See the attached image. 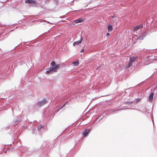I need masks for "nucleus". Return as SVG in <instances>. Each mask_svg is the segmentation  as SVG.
Listing matches in <instances>:
<instances>
[{
	"instance_id": "6",
	"label": "nucleus",
	"mask_w": 157,
	"mask_h": 157,
	"mask_svg": "<svg viewBox=\"0 0 157 157\" xmlns=\"http://www.w3.org/2000/svg\"><path fill=\"white\" fill-rule=\"evenodd\" d=\"M26 3H33L35 5L36 4V1L33 0H26L25 1Z\"/></svg>"
},
{
	"instance_id": "15",
	"label": "nucleus",
	"mask_w": 157,
	"mask_h": 157,
	"mask_svg": "<svg viewBox=\"0 0 157 157\" xmlns=\"http://www.w3.org/2000/svg\"><path fill=\"white\" fill-rule=\"evenodd\" d=\"M120 110V109H116V110H113V112H115V111H117L119 110Z\"/></svg>"
},
{
	"instance_id": "9",
	"label": "nucleus",
	"mask_w": 157,
	"mask_h": 157,
	"mask_svg": "<svg viewBox=\"0 0 157 157\" xmlns=\"http://www.w3.org/2000/svg\"><path fill=\"white\" fill-rule=\"evenodd\" d=\"M146 34L145 33H143L138 38V39L142 40L143 38L145 36Z\"/></svg>"
},
{
	"instance_id": "11",
	"label": "nucleus",
	"mask_w": 157,
	"mask_h": 157,
	"mask_svg": "<svg viewBox=\"0 0 157 157\" xmlns=\"http://www.w3.org/2000/svg\"><path fill=\"white\" fill-rule=\"evenodd\" d=\"M154 94L153 93H151L149 96V98L150 101H151L152 100Z\"/></svg>"
},
{
	"instance_id": "13",
	"label": "nucleus",
	"mask_w": 157,
	"mask_h": 157,
	"mask_svg": "<svg viewBox=\"0 0 157 157\" xmlns=\"http://www.w3.org/2000/svg\"><path fill=\"white\" fill-rule=\"evenodd\" d=\"M43 127L42 126L39 125L38 127V129H41V128H43Z\"/></svg>"
},
{
	"instance_id": "19",
	"label": "nucleus",
	"mask_w": 157,
	"mask_h": 157,
	"mask_svg": "<svg viewBox=\"0 0 157 157\" xmlns=\"http://www.w3.org/2000/svg\"><path fill=\"white\" fill-rule=\"evenodd\" d=\"M108 35H109V36L110 35L109 34V33L108 34Z\"/></svg>"
},
{
	"instance_id": "5",
	"label": "nucleus",
	"mask_w": 157,
	"mask_h": 157,
	"mask_svg": "<svg viewBox=\"0 0 157 157\" xmlns=\"http://www.w3.org/2000/svg\"><path fill=\"white\" fill-rule=\"evenodd\" d=\"M82 36H81V37L80 39L79 40L74 42L73 44V45L75 46L76 45L80 44L82 42Z\"/></svg>"
},
{
	"instance_id": "18",
	"label": "nucleus",
	"mask_w": 157,
	"mask_h": 157,
	"mask_svg": "<svg viewBox=\"0 0 157 157\" xmlns=\"http://www.w3.org/2000/svg\"><path fill=\"white\" fill-rule=\"evenodd\" d=\"M108 36V33L106 34V36Z\"/></svg>"
},
{
	"instance_id": "20",
	"label": "nucleus",
	"mask_w": 157,
	"mask_h": 157,
	"mask_svg": "<svg viewBox=\"0 0 157 157\" xmlns=\"http://www.w3.org/2000/svg\"><path fill=\"white\" fill-rule=\"evenodd\" d=\"M65 105V104H64V105H63V106H64Z\"/></svg>"
},
{
	"instance_id": "3",
	"label": "nucleus",
	"mask_w": 157,
	"mask_h": 157,
	"mask_svg": "<svg viewBox=\"0 0 157 157\" xmlns=\"http://www.w3.org/2000/svg\"><path fill=\"white\" fill-rule=\"evenodd\" d=\"M136 59L135 57H130V61L128 63V67H131L132 66V63L134 62Z\"/></svg>"
},
{
	"instance_id": "12",
	"label": "nucleus",
	"mask_w": 157,
	"mask_h": 157,
	"mask_svg": "<svg viewBox=\"0 0 157 157\" xmlns=\"http://www.w3.org/2000/svg\"><path fill=\"white\" fill-rule=\"evenodd\" d=\"M72 63L74 64L75 66H78L79 65V60L78 59L76 61L73 62Z\"/></svg>"
},
{
	"instance_id": "1",
	"label": "nucleus",
	"mask_w": 157,
	"mask_h": 157,
	"mask_svg": "<svg viewBox=\"0 0 157 157\" xmlns=\"http://www.w3.org/2000/svg\"><path fill=\"white\" fill-rule=\"evenodd\" d=\"M52 67H50L48 70L46 72V74H48L51 73L52 72H55L57 71V70L59 68V65L58 64H56L55 61H52L50 63Z\"/></svg>"
},
{
	"instance_id": "7",
	"label": "nucleus",
	"mask_w": 157,
	"mask_h": 157,
	"mask_svg": "<svg viewBox=\"0 0 157 157\" xmlns=\"http://www.w3.org/2000/svg\"><path fill=\"white\" fill-rule=\"evenodd\" d=\"M114 26V24L112 23L109 25V32L113 30V26Z\"/></svg>"
},
{
	"instance_id": "16",
	"label": "nucleus",
	"mask_w": 157,
	"mask_h": 157,
	"mask_svg": "<svg viewBox=\"0 0 157 157\" xmlns=\"http://www.w3.org/2000/svg\"><path fill=\"white\" fill-rule=\"evenodd\" d=\"M154 60H156L157 59V57H155L154 58Z\"/></svg>"
},
{
	"instance_id": "8",
	"label": "nucleus",
	"mask_w": 157,
	"mask_h": 157,
	"mask_svg": "<svg viewBox=\"0 0 157 157\" xmlns=\"http://www.w3.org/2000/svg\"><path fill=\"white\" fill-rule=\"evenodd\" d=\"M84 21V20L82 18H80L77 20H75L74 21V22L76 23H81L82 22Z\"/></svg>"
},
{
	"instance_id": "10",
	"label": "nucleus",
	"mask_w": 157,
	"mask_h": 157,
	"mask_svg": "<svg viewBox=\"0 0 157 157\" xmlns=\"http://www.w3.org/2000/svg\"><path fill=\"white\" fill-rule=\"evenodd\" d=\"M141 27V26L140 25L136 26L134 28L133 30H134V31H137L140 29Z\"/></svg>"
},
{
	"instance_id": "4",
	"label": "nucleus",
	"mask_w": 157,
	"mask_h": 157,
	"mask_svg": "<svg viewBox=\"0 0 157 157\" xmlns=\"http://www.w3.org/2000/svg\"><path fill=\"white\" fill-rule=\"evenodd\" d=\"M90 131V129H85V130L82 132V134L84 136L86 137L87 136Z\"/></svg>"
},
{
	"instance_id": "17",
	"label": "nucleus",
	"mask_w": 157,
	"mask_h": 157,
	"mask_svg": "<svg viewBox=\"0 0 157 157\" xmlns=\"http://www.w3.org/2000/svg\"><path fill=\"white\" fill-rule=\"evenodd\" d=\"M84 49H82L81 51V52H83L84 51Z\"/></svg>"
},
{
	"instance_id": "2",
	"label": "nucleus",
	"mask_w": 157,
	"mask_h": 157,
	"mask_svg": "<svg viewBox=\"0 0 157 157\" xmlns=\"http://www.w3.org/2000/svg\"><path fill=\"white\" fill-rule=\"evenodd\" d=\"M47 103V101L45 99H43L40 101L38 102L37 103V105L39 107H41Z\"/></svg>"
},
{
	"instance_id": "14",
	"label": "nucleus",
	"mask_w": 157,
	"mask_h": 157,
	"mask_svg": "<svg viewBox=\"0 0 157 157\" xmlns=\"http://www.w3.org/2000/svg\"><path fill=\"white\" fill-rule=\"evenodd\" d=\"M127 103L128 104H130L132 103V102H127Z\"/></svg>"
}]
</instances>
